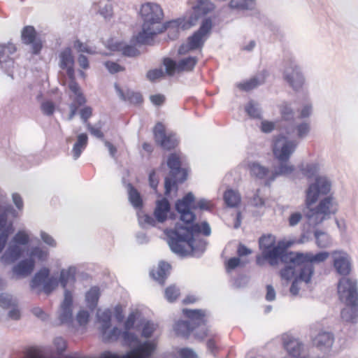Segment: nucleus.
<instances>
[{
	"label": "nucleus",
	"instance_id": "1",
	"mask_svg": "<svg viewBox=\"0 0 358 358\" xmlns=\"http://www.w3.org/2000/svg\"><path fill=\"white\" fill-rule=\"evenodd\" d=\"M175 206L180 214V220L187 226L176 224L174 229L169 231V243L174 252L184 255L194 250V235L202 234L209 236L210 234V226L206 222L194 223L196 215L191 209L212 211L215 204L212 201L205 199L196 201L194 194L188 192L181 199H178Z\"/></svg>",
	"mask_w": 358,
	"mask_h": 358
},
{
	"label": "nucleus",
	"instance_id": "2",
	"mask_svg": "<svg viewBox=\"0 0 358 358\" xmlns=\"http://www.w3.org/2000/svg\"><path fill=\"white\" fill-rule=\"evenodd\" d=\"M331 182L325 177L319 176L306 191V205L308 208L306 217L310 224L317 225L338 210V203L332 195L321 199L315 207L312 205L320 196L327 195L331 190Z\"/></svg>",
	"mask_w": 358,
	"mask_h": 358
},
{
	"label": "nucleus",
	"instance_id": "3",
	"mask_svg": "<svg viewBox=\"0 0 358 358\" xmlns=\"http://www.w3.org/2000/svg\"><path fill=\"white\" fill-rule=\"evenodd\" d=\"M140 14L143 23L142 31L135 36V41L139 44L150 45L155 35L164 31L165 24L162 23L163 10L157 3L148 1L142 5Z\"/></svg>",
	"mask_w": 358,
	"mask_h": 358
},
{
	"label": "nucleus",
	"instance_id": "4",
	"mask_svg": "<svg viewBox=\"0 0 358 358\" xmlns=\"http://www.w3.org/2000/svg\"><path fill=\"white\" fill-rule=\"evenodd\" d=\"M293 254L306 257V260L294 263L289 259L285 260L284 257H280V260L281 262L289 264L280 271V276L287 280L296 276V278L299 280L304 281L306 283L310 281L314 273L313 264L324 262L329 256L327 252H320L315 255L310 252H293Z\"/></svg>",
	"mask_w": 358,
	"mask_h": 358
},
{
	"label": "nucleus",
	"instance_id": "5",
	"mask_svg": "<svg viewBox=\"0 0 358 358\" xmlns=\"http://www.w3.org/2000/svg\"><path fill=\"white\" fill-rule=\"evenodd\" d=\"M338 294L340 300L346 305L341 311L342 319L347 322H355L358 316L357 281L350 278L343 277L338 284Z\"/></svg>",
	"mask_w": 358,
	"mask_h": 358
},
{
	"label": "nucleus",
	"instance_id": "6",
	"mask_svg": "<svg viewBox=\"0 0 358 358\" xmlns=\"http://www.w3.org/2000/svg\"><path fill=\"white\" fill-rule=\"evenodd\" d=\"M294 243V241L282 239L277 243L276 248L271 251H262V254L256 257V263L258 266H264L266 262L271 266L278 264L280 257L289 259L292 262H299L306 260V257L295 255L293 252H287V248Z\"/></svg>",
	"mask_w": 358,
	"mask_h": 358
},
{
	"label": "nucleus",
	"instance_id": "7",
	"mask_svg": "<svg viewBox=\"0 0 358 358\" xmlns=\"http://www.w3.org/2000/svg\"><path fill=\"white\" fill-rule=\"evenodd\" d=\"M296 143L287 140L285 136L278 137L273 145V152L275 157L280 162L278 169L270 178L269 181L275 179L278 175H288L293 172L294 168L292 165L287 164L291 155L294 152Z\"/></svg>",
	"mask_w": 358,
	"mask_h": 358
},
{
	"label": "nucleus",
	"instance_id": "8",
	"mask_svg": "<svg viewBox=\"0 0 358 358\" xmlns=\"http://www.w3.org/2000/svg\"><path fill=\"white\" fill-rule=\"evenodd\" d=\"M167 166L170 169V173L174 178V180L166 177L164 181L165 194L169 195L175 188L177 190V182H183L187 176L186 169L181 167L182 160L180 155L178 153H171L167 159Z\"/></svg>",
	"mask_w": 358,
	"mask_h": 358
},
{
	"label": "nucleus",
	"instance_id": "9",
	"mask_svg": "<svg viewBox=\"0 0 358 358\" xmlns=\"http://www.w3.org/2000/svg\"><path fill=\"white\" fill-rule=\"evenodd\" d=\"M208 1H199L196 7L194 8L193 13L188 18L178 19L167 22L164 26V30H169V34L171 31L177 36L180 29L185 30L195 25L197 20L208 13L209 9L207 8Z\"/></svg>",
	"mask_w": 358,
	"mask_h": 358
},
{
	"label": "nucleus",
	"instance_id": "10",
	"mask_svg": "<svg viewBox=\"0 0 358 358\" xmlns=\"http://www.w3.org/2000/svg\"><path fill=\"white\" fill-rule=\"evenodd\" d=\"M212 27L213 23L211 20L209 18L204 20L200 28L187 38V43L180 46L178 54L185 55L192 50L201 49Z\"/></svg>",
	"mask_w": 358,
	"mask_h": 358
},
{
	"label": "nucleus",
	"instance_id": "11",
	"mask_svg": "<svg viewBox=\"0 0 358 358\" xmlns=\"http://www.w3.org/2000/svg\"><path fill=\"white\" fill-rule=\"evenodd\" d=\"M198 61L199 59L195 56L184 57L178 62L169 57H166L163 60V64L165 66L166 74L171 76L176 73L192 71Z\"/></svg>",
	"mask_w": 358,
	"mask_h": 358
},
{
	"label": "nucleus",
	"instance_id": "12",
	"mask_svg": "<svg viewBox=\"0 0 358 358\" xmlns=\"http://www.w3.org/2000/svg\"><path fill=\"white\" fill-rule=\"evenodd\" d=\"M155 143L166 150L175 149L178 145L176 136L173 132H167L162 122H157L153 129Z\"/></svg>",
	"mask_w": 358,
	"mask_h": 358
},
{
	"label": "nucleus",
	"instance_id": "13",
	"mask_svg": "<svg viewBox=\"0 0 358 358\" xmlns=\"http://www.w3.org/2000/svg\"><path fill=\"white\" fill-rule=\"evenodd\" d=\"M50 270L47 268H43L38 271L34 276L31 282V287L36 288L43 285V291L45 294L51 293L58 285V281L55 278H50Z\"/></svg>",
	"mask_w": 358,
	"mask_h": 358
},
{
	"label": "nucleus",
	"instance_id": "14",
	"mask_svg": "<svg viewBox=\"0 0 358 358\" xmlns=\"http://www.w3.org/2000/svg\"><path fill=\"white\" fill-rule=\"evenodd\" d=\"M21 38L26 45H31L32 53L38 55L40 53L43 45L40 39H37V33L33 26H25L21 32Z\"/></svg>",
	"mask_w": 358,
	"mask_h": 358
},
{
	"label": "nucleus",
	"instance_id": "15",
	"mask_svg": "<svg viewBox=\"0 0 358 358\" xmlns=\"http://www.w3.org/2000/svg\"><path fill=\"white\" fill-rule=\"evenodd\" d=\"M285 79L294 90L300 88L303 84V75L293 61H289L285 67Z\"/></svg>",
	"mask_w": 358,
	"mask_h": 358
},
{
	"label": "nucleus",
	"instance_id": "16",
	"mask_svg": "<svg viewBox=\"0 0 358 358\" xmlns=\"http://www.w3.org/2000/svg\"><path fill=\"white\" fill-rule=\"evenodd\" d=\"M59 66L62 69H66L67 76L70 80L69 85L77 83L75 76L74 57L71 48H67L63 50L59 54Z\"/></svg>",
	"mask_w": 358,
	"mask_h": 358
},
{
	"label": "nucleus",
	"instance_id": "17",
	"mask_svg": "<svg viewBox=\"0 0 358 358\" xmlns=\"http://www.w3.org/2000/svg\"><path fill=\"white\" fill-rule=\"evenodd\" d=\"M69 88L75 95L73 101L69 106L70 113L68 119L71 120L76 115L79 107L84 105L87 100L78 83H73L71 85H69Z\"/></svg>",
	"mask_w": 358,
	"mask_h": 358
},
{
	"label": "nucleus",
	"instance_id": "18",
	"mask_svg": "<svg viewBox=\"0 0 358 358\" xmlns=\"http://www.w3.org/2000/svg\"><path fill=\"white\" fill-rule=\"evenodd\" d=\"M334 257V266L338 273L341 275H348L351 271V265L348 255L341 251H334L332 252Z\"/></svg>",
	"mask_w": 358,
	"mask_h": 358
},
{
	"label": "nucleus",
	"instance_id": "19",
	"mask_svg": "<svg viewBox=\"0 0 358 358\" xmlns=\"http://www.w3.org/2000/svg\"><path fill=\"white\" fill-rule=\"evenodd\" d=\"M73 295L71 291L66 289L64 299L60 306L59 320L61 324L69 322L72 319Z\"/></svg>",
	"mask_w": 358,
	"mask_h": 358
},
{
	"label": "nucleus",
	"instance_id": "20",
	"mask_svg": "<svg viewBox=\"0 0 358 358\" xmlns=\"http://www.w3.org/2000/svg\"><path fill=\"white\" fill-rule=\"evenodd\" d=\"M171 210V205L166 198L157 201L154 210L155 220L160 223L165 222Z\"/></svg>",
	"mask_w": 358,
	"mask_h": 358
},
{
	"label": "nucleus",
	"instance_id": "21",
	"mask_svg": "<svg viewBox=\"0 0 358 358\" xmlns=\"http://www.w3.org/2000/svg\"><path fill=\"white\" fill-rule=\"evenodd\" d=\"M115 89L120 97L123 101H128L131 104L139 105L143 101V96L140 92H134L129 89L124 91L117 85H115Z\"/></svg>",
	"mask_w": 358,
	"mask_h": 358
},
{
	"label": "nucleus",
	"instance_id": "22",
	"mask_svg": "<svg viewBox=\"0 0 358 358\" xmlns=\"http://www.w3.org/2000/svg\"><path fill=\"white\" fill-rule=\"evenodd\" d=\"M17 51V48L15 44L12 43H8L4 45H0V66L3 68L2 64L3 63H8V66H13L14 64V60L11 57V55H13Z\"/></svg>",
	"mask_w": 358,
	"mask_h": 358
},
{
	"label": "nucleus",
	"instance_id": "23",
	"mask_svg": "<svg viewBox=\"0 0 358 358\" xmlns=\"http://www.w3.org/2000/svg\"><path fill=\"white\" fill-rule=\"evenodd\" d=\"M34 266V259H24L13 267V272L17 277H26L33 271Z\"/></svg>",
	"mask_w": 358,
	"mask_h": 358
},
{
	"label": "nucleus",
	"instance_id": "24",
	"mask_svg": "<svg viewBox=\"0 0 358 358\" xmlns=\"http://www.w3.org/2000/svg\"><path fill=\"white\" fill-rule=\"evenodd\" d=\"M171 265L166 262H162L159 264L158 266L150 271V275L159 284L164 285L165 280L167 278Z\"/></svg>",
	"mask_w": 358,
	"mask_h": 358
},
{
	"label": "nucleus",
	"instance_id": "25",
	"mask_svg": "<svg viewBox=\"0 0 358 358\" xmlns=\"http://www.w3.org/2000/svg\"><path fill=\"white\" fill-rule=\"evenodd\" d=\"M22 250L16 244H10L3 256L1 259L5 263H12L18 259L22 255Z\"/></svg>",
	"mask_w": 358,
	"mask_h": 358
},
{
	"label": "nucleus",
	"instance_id": "26",
	"mask_svg": "<svg viewBox=\"0 0 358 358\" xmlns=\"http://www.w3.org/2000/svg\"><path fill=\"white\" fill-rule=\"evenodd\" d=\"M334 343V336L331 333H320L314 339V345L320 348H330Z\"/></svg>",
	"mask_w": 358,
	"mask_h": 358
},
{
	"label": "nucleus",
	"instance_id": "27",
	"mask_svg": "<svg viewBox=\"0 0 358 358\" xmlns=\"http://www.w3.org/2000/svg\"><path fill=\"white\" fill-rule=\"evenodd\" d=\"M248 169L252 176L259 179L265 178L269 173V171L267 168L261 166L257 162L248 163Z\"/></svg>",
	"mask_w": 358,
	"mask_h": 358
},
{
	"label": "nucleus",
	"instance_id": "28",
	"mask_svg": "<svg viewBox=\"0 0 358 358\" xmlns=\"http://www.w3.org/2000/svg\"><path fill=\"white\" fill-rule=\"evenodd\" d=\"M223 199L226 205L231 208L238 206L241 203L240 194L237 191L231 189L224 192Z\"/></svg>",
	"mask_w": 358,
	"mask_h": 358
},
{
	"label": "nucleus",
	"instance_id": "29",
	"mask_svg": "<svg viewBox=\"0 0 358 358\" xmlns=\"http://www.w3.org/2000/svg\"><path fill=\"white\" fill-rule=\"evenodd\" d=\"M88 142V138L86 134H80L77 137V141L73 147V155L74 159H78L83 150L86 148Z\"/></svg>",
	"mask_w": 358,
	"mask_h": 358
},
{
	"label": "nucleus",
	"instance_id": "30",
	"mask_svg": "<svg viewBox=\"0 0 358 358\" xmlns=\"http://www.w3.org/2000/svg\"><path fill=\"white\" fill-rule=\"evenodd\" d=\"M275 237L273 235H263L259 240V245L261 251H271L276 248Z\"/></svg>",
	"mask_w": 358,
	"mask_h": 358
},
{
	"label": "nucleus",
	"instance_id": "31",
	"mask_svg": "<svg viewBox=\"0 0 358 358\" xmlns=\"http://www.w3.org/2000/svg\"><path fill=\"white\" fill-rule=\"evenodd\" d=\"M194 326H192L189 321H178L174 327L176 334L183 337H187L193 331Z\"/></svg>",
	"mask_w": 358,
	"mask_h": 358
},
{
	"label": "nucleus",
	"instance_id": "32",
	"mask_svg": "<svg viewBox=\"0 0 358 358\" xmlns=\"http://www.w3.org/2000/svg\"><path fill=\"white\" fill-rule=\"evenodd\" d=\"M182 312L194 325H199L204 322L205 314L201 310L184 309Z\"/></svg>",
	"mask_w": 358,
	"mask_h": 358
},
{
	"label": "nucleus",
	"instance_id": "33",
	"mask_svg": "<svg viewBox=\"0 0 358 358\" xmlns=\"http://www.w3.org/2000/svg\"><path fill=\"white\" fill-rule=\"evenodd\" d=\"M76 281V269L69 268L67 270H62L59 276V282L62 286L65 288L69 283L73 284Z\"/></svg>",
	"mask_w": 358,
	"mask_h": 358
},
{
	"label": "nucleus",
	"instance_id": "34",
	"mask_svg": "<svg viewBox=\"0 0 358 358\" xmlns=\"http://www.w3.org/2000/svg\"><path fill=\"white\" fill-rule=\"evenodd\" d=\"M97 317L99 321L102 323L101 330L104 335L106 333V330L110 327L111 311L110 310H106L104 311L99 310L97 311Z\"/></svg>",
	"mask_w": 358,
	"mask_h": 358
},
{
	"label": "nucleus",
	"instance_id": "35",
	"mask_svg": "<svg viewBox=\"0 0 358 358\" xmlns=\"http://www.w3.org/2000/svg\"><path fill=\"white\" fill-rule=\"evenodd\" d=\"M129 201L136 208H141L143 206V200L140 193L133 186H129Z\"/></svg>",
	"mask_w": 358,
	"mask_h": 358
},
{
	"label": "nucleus",
	"instance_id": "36",
	"mask_svg": "<svg viewBox=\"0 0 358 358\" xmlns=\"http://www.w3.org/2000/svg\"><path fill=\"white\" fill-rule=\"evenodd\" d=\"M117 50L122 52V55L127 57H136L139 55V50L134 46L131 45H124L122 43L117 44Z\"/></svg>",
	"mask_w": 358,
	"mask_h": 358
},
{
	"label": "nucleus",
	"instance_id": "37",
	"mask_svg": "<svg viewBox=\"0 0 358 358\" xmlns=\"http://www.w3.org/2000/svg\"><path fill=\"white\" fill-rule=\"evenodd\" d=\"M314 235L318 247L327 248L330 244V237L327 233L317 230Z\"/></svg>",
	"mask_w": 358,
	"mask_h": 358
},
{
	"label": "nucleus",
	"instance_id": "38",
	"mask_svg": "<svg viewBox=\"0 0 358 358\" xmlns=\"http://www.w3.org/2000/svg\"><path fill=\"white\" fill-rule=\"evenodd\" d=\"M100 296L99 289L96 287H92L86 294V301L92 306H96Z\"/></svg>",
	"mask_w": 358,
	"mask_h": 358
},
{
	"label": "nucleus",
	"instance_id": "39",
	"mask_svg": "<svg viewBox=\"0 0 358 358\" xmlns=\"http://www.w3.org/2000/svg\"><path fill=\"white\" fill-rule=\"evenodd\" d=\"M180 289L176 285H170L165 289L164 296L169 302H173L179 297Z\"/></svg>",
	"mask_w": 358,
	"mask_h": 358
},
{
	"label": "nucleus",
	"instance_id": "40",
	"mask_svg": "<svg viewBox=\"0 0 358 358\" xmlns=\"http://www.w3.org/2000/svg\"><path fill=\"white\" fill-rule=\"evenodd\" d=\"M259 84L260 83L256 78H252L243 83H238L237 87L241 90L248 92L257 87Z\"/></svg>",
	"mask_w": 358,
	"mask_h": 358
},
{
	"label": "nucleus",
	"instance_id": "41",
	"mask_svg": "<svg viewBox=\"0 0 358 358\" xmlns=\"http://www.w3.org/2000/svg\"><path fill=\"white\" fill-rule=\"evenodd\" d=\"M29 242V234L24 230L18 231L13 238V243L17 245H25Z\"/></svg>",
	"mask_w": 358,
	"mask_h": 358
},
{
	"label": "nucleus",
	"instance_id": "42",
	"mask_svg": "<svg viewBox=\"0 0 358 358\" xmlns=\"http://www.w3.org/2000/svg\"><path fill=\"white\" fill-rule=\"evenodd\" d=\"M206 345L208 350L215 356L222 350V347L219 345V338L216 336L209 338Z\"/></svg>",
	"mask_w": 358,
	"mask_h": 358
},
{
	"label": "nucleus",
	"instance_id": "43",
	"mask_svg": "<svg viewBox=\"0 0 358 358\" xmlns=\"http://www.w3.org/2000/svg\"><path fill=\"white\" fill-rule=\"evenodd\" d=\"M280 111L283 120L289 121L294 119V111L289 104H282L280 107Z\"/></svg>",
	"mask_w": 358,
	"mask_h": 358
},
{
	"label": "nucleus",
	"instance_id": "44",
	"mask_svg": "<svg viewBox=\"0 0 358 358\" xmlns=\"http://www.w3.org/2000/svg\"><path fill=\"white\" fill-rule=\"evenodd\" d=\"M42 113L48 116L53 115L55 110V104L50 100L44 101L41 105Z\"/></svg>",
	"mask_w": 358,
	"mask_h": 358
},
{
	"label": "nucleus",
	"instance_id": "45",
	"mask_svg": "<svg viewBox=\"0 0 358 358\" xmlns=\"http://www.w3.org/2000/svg\"><path fill=\"white\" fill-rule=\"evenodd\" d=\"M73 48L79 52H86L90 55L95 52L87 43H84L78 39L73 42Z\"/></svg>",
	"mask_w": 358,
	"mask_h": 358
},
{
	"label": "nucleus",
	"instance_id": "46",
	"mask_svg": "<svg viewBox=\"0 0 358 358\" xmlns=\"http://www.w3.org/2000/svg\"><path fill=\"white\" fill-rule=\"evenodd\" d=\"M104 65L108 71L111 73H115L124 71V66L115 62L108 61L105 62Z\"/></svg>",
	"mask_w": 358,
	"mask_h": 358
},
{
	"label": "nucleus",
	"instance_id": "47",
	"mask_svg": "<svg viewBox=\"0 0 358 358\" xmlns=\"http://www.w3.org/2000/svg\"><path fill=\"white\" fill-rule=\"evenodd\" d=\"M15 306V301L13 300L11 296L4 294L0 295V306L3 308H8Z\"/></svg>",
	"mask_w": 358,
	"mask_h": 358
},
{
	"label": "nucleus",
	"instance_id": "48",
	"mask_svg": "<svg viewBox=\"0 0 358 358\" xmlns=\"http://www.w3.org/2000/svg\"><path fill=\"white\" fill-rule=\"evenodd\" d=\"M248 115L253 118H260V113L258 108L252 103H249L245 107Z\"/></svg>",
	"mask_w": 358,
	"mask_h": 358
},
{
	"label": "nucleus",
	"instance_id": "49",
	"mask_svg": "<svg viewBox=\"0 0 358 358\" xmlns=\"http://www.w3.org/2000/svg\"><path fill=\"white\" fill-rule=\"evenodd\" d=\"M164 76V72L161 69H155L152 70H150L147 73V78L150 81H155L157 79H159Z\"/></svg>",
	"mask_w": 358,
	"mask_h": 358
},
{
	"label": "nucleus",
	"instance_id": "50",
	"mask_svg": "<svg viewBox=\"0 0 358 358\" xmlns=\"http://www.w3.org/2000/svg\"><path fill=\"white\" fill-rule=\"evenodd\" d=\"M303 218V215L300 212H294L288 217V223L290 227L297 225Z\"/></svg>",
	"mask_w": 358,
	"mask_h": 358
},
{
	"label": "nucleus",
	"instance_id": "51",
	"mask_svg": "<svg viewBox=\"0 0 358 358\" xmlns=\"http://www.w3.org/2000/svg\"><path fill=\"white\" fill-rule=\"evenodd\" d=\"M181 358H198L196 352L190 348H181L178 352Z\"/></svg>",
	"mask_w": 358,
	"mask_h": 358
},
{
	"label": "nucleus",
	"instance_id": "52",
	"mask_svg": "<svg viewBox=\"0 0 358 358\" xmlns=\"http://www.w3.org/2000/svg\"><path fill=\"white\" fill-rule=\"evenodd\" d=\"M241 265V261L239 257H231L226 262V269L230 271Z\"/></svg>",
	"mask_w": 358,
	"mask_h": 358
},
{
	"label": "nucleus",
	"instance_id": "53",
	"mask_svg": "<svg viewBox=\"0 0 358 358\" xmlns=\"http://www.w3.org/2000/svg\"><path fill=\"white\" fill-rule=\"evenodd\" d=\"M302 171L308 178H311L313 176L317 173L318 171V166L317 164H307L306 167L302 169Z\"/></svg>",
	"mask_w": 358,
	"mask_h": 358
},
{
	"label": "nucleus",
	"instance_id": "54",
	"mask_svg": "<svg viewBox=\"0 0 358 358\" xmlns=\"http://www.w3.org/2000/svg\"><path fill=\"white\" fill-rule=\"evenodd\" d=\"M80 117L86 124L88 122V120L92 115V108L90 106H85L80 110Z\"/></svg>",
	"mask_w": 358,
	"mask_h": 358
},
{
	"label": "nucleus",
	"instance_id": "55",
	"mask_svg": "<svg viewBox=\"0 0 358 358\" xmlns=\"http://www.w3.org/2000/svg\"><path fill=\"white\" fill-rule=\"evenodd\" d=\"M90 314L87 310H80L77 315V320L80 325L86 324L88 322Z\"/></svg>",
	"mask_w": 358,
	"mask_h": 358
},
{
	"label": "nucleus",
	"instance_id": "56",
	"mask_svg": "<svg viewBox=\"0 0 358 358\" xmlns=\"http://www.w3.org/2000/svg\"><path fill=\"white\" fill-rule=\"evenodd\" d=\"M310 127L308 123H302L296 127L297 135L299 137H303L308 134Z\"/></svg>",
	"mask_w": 358,
	"mask_h": 358
},
{
	"label": "nucleus",
	"instance_id": "57",
	"mask_svg": "<svg viewBox=\"0 0 358 358\" xmlns=\"http://www.w3.org/2000/svg\"><path fill=\"white\" fill-rule=\"evenodd\" d=\"M30 255L31 257H36L39 259H44L46 258L48 253L45 251H43L42 249H41L38 247H35L32 248Z\"/></svg>",
	"mask_w": 358,
	"mask_h": 358
},
{
	"label": "nucleus",
	"instance_id": "58",
	"mask_svg": "<svg viewBox=\"0 0 358 358\" xmlns=\"http://www.w3.org/2000/svg\"><path fill=\"white\" fill-rule=\"evenodd\" d=\"M136 314L135 313H131L124 322V329L126 330H130L132 329L136 322Z\"/></svg>",
	"mask_w": 358,
	"mask_h": 358
},
{
	"label": "nucleus",
	"instance_id": "59",
	"mask_svg": "<svg viewBox=\"0 0 358 358\" xmlns=\"http://www.w3.org/2000/svg\"><path fill=\"white\" fill-rule=\"evenodd\" d=\"M155 328L153 324L146 322L142 330V336L145 338H150L154 332Z\"/></svg>",
	"mask_w": 358,
	"mask_h": 358
},
{
	"label": "nucleus",
	"instance_id": "60",
	"mask_svg": "<svg viewBox=\"0 0 358 358\" xmlns=\"http://www.w3.org/2000/svg\"><path fill=\"white\" fill-rule=\"evenodd\" d=\"M151 102L155 106H161L165 101V96L163 94H157L150 96Z\"/></svg>",
	"mask_w": 358,
	"mask_h": 358
},
{
	"label": "nucleus",
	"instance_id": "61",
	"mask_svg": "<svg viewBox=\"0 0 358 358\" xmlns=\"http://www.w3.org/2000/svg\"><path fill=\"white\" fill-rule=\"evenodd\" d=\"M122 335V331L117 327H114L106 336L107 341H116Z\"/></svg>",
	"mask_w": 358,
	"mask_h": 358
},
{
	"label": "nucleus",
	"instance_id": "62",
	"mask_svg": "<svg viewBox=\"0 0 358 358\" xmlns=\"http://www.w3.org/2000/svg\"><path fill=\"white\" fill-rule=\"evenodd\" d=\"M275 129V123L270 121H262L261 124V129L264 133H269Z\"/></svg>",
	"mask_w": 358,
	"mask_h": 358
},
{
	"label": "nucleus",
	"instance_id": "63",
	"mask_svg": "<svg viewBox=\"0 0 358 358\" xmlns=\"http://www.w3.org/2000/svg\"><path fill=\"white\" fill-rule=\"evenodd\" d=\"M87 129L94 136L99 138H103V133L101 131L100 128H95L90 123H87Z\"/></svg>",
	"mask_w": 358,
	"mask_h": 358
},
{
	"label": "nucleus",
	"instance_id": "64",
	"mask_svg": "<svg viewBox=\"0 0 358 358\" xmlns=\"http://www.w3.org/2000/svg\"><path fill=\"white\" fill-rule=\"evenodd\" d=\"M24 358H45L41 352L36 349H29L27 351Z\"/></svg>",
	"mask_w": 358,
	"mask_h": 358
}]
</instances>
